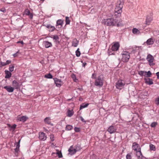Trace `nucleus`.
I'll return each instance as SVG.
<instances>
[{"label": "nucleus", "instance_id": "obj_1", "mask_svg": "<svg viewBox=\"0 0 159 159\" xmlns=\"http://www.w3.org/2000/svg\"><path fill=\"white\" fill-rule=\"evenodd\" d=\"M124 4L123 0H119L117 2L116 6L115 9V15L117 13L119 15H121V13L122 12V9L123 7Z\"/></svg>", "mask_w": 159, "mask_h": 159}, {"label": "nucleus", "instance_id": "obj_2", "mask_svg": "<svg viewBox=\"0 0 159 159\" xmlns=\"http://www.w3.org/2000/svg\"><path fill=\"white\" fill-rule=\"evenodd\" d=\"M121 54L122 56V61L124 62H127L130 57L129 53L126 51H124Z\"/></svg>", "mask_w": 159, "mask_h": 159}, {"label": "nucleus", "instance_id": "obj_3", "mask_svg": "<svg viewBox=\"0 0 159 159\" xmlns=\"http://www.w3.org/2000/svg\"><path fill=\"white\" fill-rule=\"evenodd\" d=\"M146 59L148 62L149 65L150 66H153L155 65L154 62V58L151 54H149L148 55Z\"/></svg>", "mask_w": 159, "mask_h": 159}, {"label": "nucleus", "instance_id": "obj_4", "mask_svg": "<svg viewBox=\"0 0 159 159\" xmlns=\"http://www.w3.org/2000/svg\"><path fill=\"white\" fill-rule=\"evenodd\" d=\"M125 83L124 81L122 80H120L118 81L116 83V88L119 89H121L124 86Z\"/></svg>", "mask_w": 159, "mask_h": 159}, {"label": "nucleus", "instance_id": "obj_5", "mask_svg": "<svg viewBox=\"0 0 159 159\" xmlns=\"http://www.w3.org/2000/svg\"><path fill=\"white\" fill-rule=\"evenodd\" d=\"M113 21L114 19L112 18L107 19L104 20V24L107 26H113V25H116L114 24Z\"/></svg>", "mask_w": 159, "mask_h": 159}, {"label": "nucleus", "instance_id": "obj_6", "mask_svg": "<svg viewBox=\"0 0 159 159\" xmlns=\"http://www.w3.org/2000/svg\"><path fill=\"white\" fill-rule=\"evenodd\" d=\"M122 20L121 19L119 18L114 19L113 23L116 25H113V26H117L119 27L122 25L121 23Z\"/></svg>", "mask_w": 159, "mask_h": 159}, {"label": "nucleus", "instance_id": "obj_7", "mask_svg": "<svg viewBox=\"0 0 159 159\" xmlns=\"http://www.w3.org/2000/svg\"><path fill=\"white\" fill-rule=\"evenodd\" d=\"M27 119L28 117L26 116H21L19 115L16 117V120L17 121H21L22 122L25 121Z\"/></svg>", "mask_w": 159, "mask_h": 159}, {"label": "nucleus", "instance_id": "obj_8", "mask_svg": "<svg viewBox=\"0 0 159 159\" xmlns=\"http://www.w3.org/2000/svg\"><path fill=\"white\" fill-rule=\"evenodd\" d=\"M113 44L111 48V50L113 51L118 50L120 47L119 43L118 42H116L113 43Z\"/></svg>", "mask_w": 159, "mask_h": 159}, {"label": "nucleus", "instance_id": "obj_9", "mask_svg": "<svg viewBox=\"0 0 159 159\" xmlns=\"http://www.w3.org/2000/svg\"><path fill=\"white\" fill-rule=\"evenodd\" d=\"M95 84L96 86H102L103 85L102 80L99 76L95 80Z\"/></svg>", "mask_w": 159, "mask_h": 159}, {"label": "nucleus", "instance_id": "obj_10", "mask_svg": "<svg viewBox=\"0 0 159 159\" xmlns=\"http://www.w3.org/2000/svg\"><path fill=\"white\" fill-rule=\"evenodd\" d=\"M39 138L41 140L44 141L46 140L47 136L45 133L41 132L39 133Z\"/></svg>", "mask_w": 159, "mask_h": 159}, {"label": "nucleus", "instance_id": "obj_11", "mask_svg": "<svg viewBox=\"0 0 159 159\" xmlns=\"http://www.w3.org/2000/svg\"><path fill=\"white\" fill-rule=\"evenodd\" d=\"M54 80L57 86L60 87L61 85L62 81L61 80L57 78H54Z\"/></svg>", "mask_w": 159, "mask_h": 159}, {"label": "nucleus", "instance_id": "obj_12", "mask_svg": "<svg viewBox=\"0 0 159 159\" xmlns=\"http://www.w3.org/2000/svg\"><path fill=\"white\" fill-rule=\"evenodd\" d=\"M132 147L133 149L135 151H138L139 150H140V149H141L139 145L135 142L133 143Z\"/></svg>", "mask_w": 159, "mask_h": 159}, {"label": "nucleus", "instance_id": "obj_13", "mask_svg": "<svg viewBox=\"0 0 159 159\" xmlns=\"http://www.w3.org/2000/svg\"><path fill=\"white\" fill-rule=\"evenodd\" d=\"M63 24V20L59 19L57 21L56 27L58 28H61Z\"/></svg>", "mask_w": 159, "mask_h": 159}, {"label": "nucleus", "instance_id": "obj_14", "mask_svg": "<svg viewBox=\"0 0 159 159\" xmlns=\"http://www.w3.org/2000/svg\"><path fill=\"white\" fill-rule=\"evenodd\" d=\"M152 20V16H147L145 21V24L149 25Z\"/></svg>", "mask_w": 159, "mask_h": 159}, {"label": "nucleus", "instance_id": "obj_15", "mask_svg": "<svg viewBox=\"0 0 159 159\" xmlns=\"http://www.w3.org/2000/svg\"><path fill=\"white\" fill-rule=\"evenodd\" d=\"M76 148H73L72 146H71L68 150L69 154L71 155L74 154L77 151Z\"/></svg>", "mask_w": 159, "mask_h": 159}, {"label": "nucleus", "instance_id": "obj_16", "mask_svg": "<svg viewBox=\"0 0 159 159\" xmlns=\"http://www.w3.org/2000/svg\"><path fill=\"white\" fill-rule=\"evenodd\" d=\"M116 128L113 126H110L107 129V131L110 134H112L116 132Z\"/></svg>", "mask_w": 159, "mask_h": 159}, {"label": "nucleus", "instance_id": "obj_17", "mask_svg": "<svg viewBox=\"0 0 159 159\" xmlns=\"http://www.w3.org/2000/svg\"><path fill=\"white\" fill-rule=\"evenodd\" d=\"M25 14L29 16L30 18L31 19H32L33 17V15L32 13L30 12V10L28 9H26L25 11Z\"/></svg>", "mask_w": 159, "mask_h": 159}, {"label": "nucleus", "instance_id": "obj_18", "mask_svg": "<svg viewBox=\"0 0 159 159\" xmlns=\"http://www.w3.org/2000/svg\"><path fill=\"white\" fill-rule=\"evenodd\" d=\"M3 88L7 90V91L9 93H11L13 92L14 88L10 86H4Z\"/></svg>", "mask_w": 159, "mask_h": 159}, {"label": "nucleus", "instance_id": "obj_19", "mask_svg": "<svg viewBox=\"0 0 159 159\" xmlns=\"http://www.w3.org/2000/svg\"><path fill=\"white\" fill-rule=\"evenodd\" d=\"M12 86L15 89H18L20 87V85L16 81L14 80L12 82Z\"/></svg>", "mask_w": 159, "mask_h": 159}, {"label": "nucleus", "instance_id": "obj_20", "mask_svg": "<svg viewBox=\"0 0 159 159\" xmlns=\"http://www.w3.org/2000/svg\"><path fill=\"white\" fill-rule=\"evenodd\" d=\"M45 26L47 28L49 31L52 32L55 30V27L54 26H52L51 25L48 24L45 25Z\"/></svg>", "mask_w": 159, "mask_h": 159}, {"label": "nucleus", "instance_id": "obj_21", "mask_svg": "<svg viewBox=\"0 0 159 159\" xmlns=\"http://www.w3.org/2000/svg\"><path fill=\"white\" fill-rule=\"evenodd\" d=\"M144 80L145 83L149 85H151L153 84L152 80L151 79L149 78H145Z\"/></svg>", "mask_w": 159, "mask_h": 159}, {"label": "nucleus", "instance_id": "obj_22", "mask_svg": "<svg viewBox=\"0 0 159 159\" xmlns=\"http://www.w3.org/2000/svg\"><path fill=\"white\" fill-rule=\"evenodd\" d=\"M136 152V155L138 159H141L142 158L143 156L141 152V149L140 150H138Z\"/></svg>", "mask_w": 159, "mask_h": 159}, {"label": "nucleus", "instance_id": "obj_23", "mask_svg": "<svg viewBox=\"0 0 159 159\" xmlns=\"http://www.w3.org/2000/svg\"><path fill=\"white\" fill-rule=\"evenodd\" d=\"M43 44L46 48H48L52 46L51 43L48 41H44L43 42Z\"/></svg>", "mask_w": 159, "mask_h": 159}, {"label": "nucleus", "instance_id": "obj_24", "mask_svg": "<svg viewBox=\"0 0 159 159\" xmlns=\"http://www.w3.org/2000/svg\"><path fill=\"white\" fill-rule=\"evenodd\" d=\"M6 76L5 78H9L10 77H11V73L8 70H5V71Z\"/></svg>", "mask_w": 159, "mask_h": 159}, {"label": "nucleus", "instance_id": "obj_25", "mask_svg": "<svg viewBox=\"0 0 159 159\" xmlns=\"http://www.w3.org/2000/svg\"><path fill=\"white\" fill-rule=\"evenodd\" d=\"M50 117H47L44 119V120L46 123L50 125H53V124L51 123L50 122Z\"/></svg>", "mask_w": 159, "mask_h": 159}, {"label": "nucleus", "instance_id": "obj_26", "mask_svg": "<svg viewBox=\"0 0 159 159\" xmlns=\"http://www.w3.org/2000/svg\"><path fill=\"white\" fill-rule=\"evenodd\" d=\"M132 32L134 34H139L140 33L139 30L136 28H134L132 29Z\"/></svg>", "mask_w": 159, "mask_h": 159}, {"label": "nucleus", "instance_id": "obj_27", "mask_svg": "<svg viewBox=\"0 0 159 159\" xmlns=\"http://www.w3.org/2000/svg\"><path fill=\"white\" fill-rule=\"evenodd\" d=\"M139 74L141 76H143L147 77V72L143 71H139Z\"/></svg>", "mask_w": 159, "mask_h": 159}, {"label": "nucleus", "instance_id": "obj_28", "mask_svg": "<svg viewBox=\"0 0 159 159\" xmlns=\"http://www.w3.org/2000/svg\"><path fill=\"white\" fill-rule=\"evenodd\" d=\"M54 154H56L57 155L59 158H61L62 157V156L61 152L59 151H57L56 152H52V155H53Z\"/></svg>", "mask_w": 159, "mask_h": 159}, {"label": "nucleus", "instance_id": "obj_29", "mask_svg": "<svg viewBox=\"0 0 159 159\" xmlns=\"http://www.w3.org/2000/svg\"><path fill=\"white\" fill-rule=\"evenodd\" d=\"M79 43V41L78 40H74L72 42V46L76 47L77 46Z\"/></svg>", "mask_w": 159, "mask_h": 159}, {"label": "nucleus", "instance_id": "obj_30", "mask_svg": "<svg viewBox=\"0 0 159 159\" xmlns=\"http://www.w3.org/2000/svg\"><path fill=\"white\" fill-rule=\"evenodd\" d=\"M89 105L88 103H83L81 105H80V110L86 107Z\"/></svg>", "mask_w": 159, "mask_h": 159}, {"label": "nucleus", "instance_id": "obj_31", "mask_svg": "<svg viewBox=\"0 0 159 159\" xmlns=\"http://www.w3.org/2000/svg\"><path fill=\"white\" fill-rule=\"evenodd\" d=\"M73 111L68 110L67 111V116L69 117L73 115Z\"/></svg>", "mask_w": 159, "mask_h": 159}, {"label": "nucleus", "instance_id": "obj_32", "mask_svg": "<svg viewBox=\"0 0 159 159\" xmlns=\"http://www.w3.org/2000/svg\"><path fill=\"white\" fill-rule=\"evenodd\" d=\"M73 128V127L72 125H68L66 126V129L67 130H70L72 129Z\"/></svg>", "mask_w": 159, "mask_h": 159}, {"label": "nucleus", "instance_id": "obj_33", "mask_svg": "<svg viewBox=\"0 0 159 159\" xmlns=\"http://www.w3.org/2000/svg\"><path fill=\"white\" fill-rule=\"evenodd\" d=\"M150 148L151 150L155 151L156 150V148L155 146L152 144H150L149 145Z\"/></svg>", "mask_w": 159, "mask_h": 159}, {"label": "nucleus", "instance_id": "obj_34", "mask_svg": "<svg viewBox=\"0 0 159 159\" xmlns=\"http://www.w3.org/2000/svg\"><path fill=\"white\" fill-rule=\"evenodd\" d=\"M50 37L54 40H57L59 39V37L57 35H52Z\"/></svg>", "mask_w": 159, "mask_h": 159}, {"label": "nucleus", "instance_id": "obj_35", "mask_svg": "<svg viewBox=\"0 0 159 159\" xmlns=\"http://www.w3.org/2000/svg\"><path fill=\"white\" fill-rule=\"evenodd\" d=\"M44 77L45 78L48 79H51L52 78V76L50 73L45 75Z\"/></svg>", "mask_w": 159, "mask_h": 159}, {"label": "nucleus", "instance_id": "obj_36", "mask_svg": "<svg viewBox=\"0 0 159 159\" xmlns=\"http://www.w3.org/2000/svg\"><path fill=\"white\" fill-rule=\"evenodd\" d=\"M14 65H11L10 66L9 70L10 71L12 72L14 70Z\"/></svg>", "mask_w": 159, "mask_h": 159}, {"label": "nucleus", "instance_id": "obj_37", "mask_svg": "<svg viewBox=\"0 0 159 159\" xmlns=\"http://www.w3.org/2000/svg\"><path fill=\"white\" fill-rule=\"evenodd\" d=\"M153 40H147L146 43L148 45L152 44L153 43Z\"/></svg>", "mask_w": 159, "mask_h": 159}, {"label": "nucleus", "instance_id": "obj_38", "mask_svg": "<svg viewBox=\"0 0 159 159\" xmlns=\"http://www.w3.org/2000/svg\"><path fill=\"white\" fill-rule=\"evenodd\" d=\"M157 125V122H154L152 123L151 125V126L152 127L154 128Z\"/></svg>", "mask_w": 159, "mask_h": 159}, {"label": "nucleus", "instance_id": "obj_39", "mask_svg": "<svg viewBox=\"0 0 159 159\" xmlns=\"http://www.w3.org/2000/svg\"><path fill=\"white\" fill-rule=\"evenodd\" d=\"M76 56L79 57L80 56V52L79 51V49L78 48L75 52Z\"/></svg>", "mask_w": 159, "mask_h": 159}, {"label": "nucleus", "instance_id": "obj_40", "mask_svg": "<svg viewBox=\"0 0 159 159\" xmlns=\"http://www.w3.org/2000/svg\"><path fill=\"white\" fill-rule=\"evenodd\" d=\"M66 25L69 24L70 23V21L69 19V18L68 17H66Z\"/></svg>", "mask_w": 159, "mask_h": 159}, {"label": "nucleus", "instance_id": "obj_41", "mask_svg": "<svg viewBox=\"0 0 159 159\" xmlns=\"http://www.w3.org/2000/svg\"><path fill=\"white\" fill-rule=\"evenodd\" d=\"M20 139L18 142L17 143H16V148H19L20 147Z\"/></svg>", "mask_w": 159, "mask_h": 159}, {"label": "nucleus", "instance_id": "obj_42", "mask_svg": "<svg viewBox=\"0 0 159 159\" xmlns=\"http://www.w3.org/2000/svg\"><path fill=\"white\" fill-rule=\"evenodd\" d=\"M71 76L72 78L73 79V80L75 81L76 82L77 80V79H76V78L75 75V74H73L71 75Z\"/></svg>", "mask_w": 159, "mask_h": 159}, {"label": "nucleus", "instance_id": "obj_43", "mask_svg": "<svg viewBox=\"0 0 159 159\" xmlns=\"http://www.w3.org/2000/svg\"><path fill=\"white\" fill-rule=\"evenodd\" d=\"M139 48H136V49H133L132 51V53H135L137 52H139Z\"/></svg>", "mask_w": 159, "mask_h": 159}, {"label": "nucleus", "instance_id": "obj_44", "mask_svg": "<svg viewBox=\"0 0 159 159\" xmlns=\"http://www.w3.org/2000/svg\"><path fill=\"white\" fill-rule=\"evenodd\" d=\"M9 126L11 127V128L13 130H14L16 126V124H14L11 126L10 125H9Z\"/></svg>", "mask_w": 159, "mask_h": 159}, {"label": "nucleus", "instance_id": "obj_45", "mask_svg": "<svg viewBox=\"0 0 159 159\" xmlns=\"http://www.w3.org/2000/svg\"><path fill=\"white\" fill-rule=\"evenodd\" d=\"M155 103L157 105H159V98H157L155 100Z\"/></svg>", "mask_w": 159, "mask_h": 159}, {"label": "nucleus", "instance_id": "obj_46", "mask_svg": "<svg viewBox=\"0 0 159 159\" xmlns=\"http://www.w3.org/2000/svg\"><path fill=\"white\" fill-rule=\"evenodd\" d=\"M151 75V73L150 71L147 72V77H150Z\"/></svg>", "mask_w": 159, "mask_h": 159}, {"label": "nucleus", "instance_id": "obj_47", "mask_svg": "<svg viewBox=\"0 0 159 159\" xmlns=\"http://www.w3.org/2000/svg\"><path fill=\"white\" fill-rule=\"evenodd\" d=\"M74 130L75 132H78L80 131V129L79 128L75 127L74 128Z\"/></svg>", "mask_w": 159, "mask_h": 159}, {"label": "nucleus", "instance_id": "obj_48", "mask_svg": "<svg viewBox=\"0 0 159 159\" xmlns=\"http://www.w3.org/2000/svg\"><path fill=\"white\" fill-rule=\"evenodd\" d=\"M50 138L52 141H53L54 140V137L53 135L51 134L50 136Z\"/></svg>", "mask_w": 159, "mask_h": 159}, {"label": "nucleus", "instance_id": "obj_49", "mask_svg": "<svg viewBox=\"0 0 159 159\" xmlns=\"http://www.w3.org/2000/svg\"><path fill=\"white\" fill-rule=\"evenodd\" d=\"M126 158L127 159H131V155L129 154H127L126 156Z\"/></svg>", "mask_w": 159, "mask_h": 159}, {"label": "nucleus", "instance_id": "obj_50", "mask_svg": "<svg viewBox=\"0 0 159 159\" xmlns=\"http://www.w3.org/2000/svg\"><path fill=\"white\" fill-rule=\"evenodd\" d=\"M0 11L3 12H5L6 11V9L4 8H2L0 9Z\"/></svg>", "mask_w": 159, "mask_h": 159}, {"label": "nucleus", "instance_id": "obj_51", "mask_svg": "<svg viewBox=\"0 0 159 159\" xmlns=\"http://www.w3.org/2000/svg\"><path fill=\"white\" fill-rule=\"evenodd\" d=\"M80 118L81 120L84 122H86V121L84 120V118L80 116Z\"/></svg>", "mask_w": 159, "mask_h": 159}, {"label": "nucleus", "instance_id": "obj_52", "mask_svg": "<svg viewBox=\"0 0 159 159\" xmlns=\"http://www.w3.org/2000/svg\"><path fill=\"white\" fill-rule=\"evenodd\" d=\"M6 62V65H8L10 63H11V60H7Z\"/></svg>", "mask_w": 159, "mask_h": 159}, {"label": "nucleus", "instance_id": "obj_53", "mask_svg": "<svg viewBox=\"0 0 159 159\" xmlns=\"http://www.w3.org/2000/svg\"><path fill=\"white\" fill-rule=\"evenodd\" d=\"M1 65L2 66H2H4L6 65V62H1Z\"/></svg>", "mask_w": 159, "mask_h": 159}, {"label": "nucleus", "instance_id": "obj_54", "mask_svg": "<svg viewBox=\"0 0 159 159\" xmlns=\"http://www.w3.org/2000/svg\"><path fill=\"white\" fill-rule=\"evenodd\" d=\"M15 152L16 153H17L19 151V148H16L15 149Z\"/></svg>", "mask_w": 159, "mask_h": 159}, {"label": "nucleus", "instance_id": "obj_55", "mask_svg": "<svg viewBox=\"0 0 159 159\" xmlns=\"http://www.w3.org/2000/svg\"><path fill=\"white\" fill-rule=\"evenodd\" d=\"M96 76V75L95 73H93L92 75V78L93 79H95Z\"/></svg>", "mask_w": 159, "mask_h": 159}, {"label": "nucleus", "instance_id": "obj_56", "mask_svg": "<svg viewBox=\"0 0 159 159\" xmlns=\"http://www.w3.org/2000/svg\"><path fill=\"white\" fill-rule=\"evenodd\" d=\"M156 75L157 76V78L159 79V72H157L156 73Z\"/></svg>", "mask_w": 159, "mask_h": 159}, {"label": "nucleus", "instance_id": "obj_57", "mask_svg": "<svg viewBox=\"0 0 159 159\" xmlns=\"http://www.w3.org/2000/svg\"><path fill=\"white\" fill-rule=\"evenodd\" d=\"M17 43H20L22 45H23L24 43L22 41H19L17 42Z\"/></svg>", "mask_w": 159, "mask_h": 159}, {"label": "nucleus", "instance_id": "obj_58", "mask_svg": "<svg viewBox=\"0 0 159 159\" xmlns=\"http://www.w3.org/2000/svg\"><path fill=\"white\" fill-rule=\"evenodd\" d=\"M86 64H87L86 63H83L82 64V66L83 67H85Z\"/></svg>", "mask_w": 159, "mask_h": 159}, {"label": "nucleus", "instance_id": "obj_59", "mask_svg": "<svg viewBox=\"0 0 159 159\" xmlns=\"http://www.w3.org/2000/svg\"><path fill=\"white\" fill-rule=\"evenodd\" d=\"M13 56L14 57H16L17 56V53H15V54H14L13 55Z\"/></svg>", "mask_w": 159, "mask_h": 159}, {"label": "nucleus", "instance_id": "obj_60", "mask_svg": "<svg viewBox=\"0 0 159 159\" xmlns=\"http://www.w3.org/2000/svg\"><path fill=\"white\" fill-rule=\"evenodd\" d=\"M1 62H0V67H2V66L1 65Z\"/></svg>", "mask_w": 159, "mask_h": 159}, {"label": "nucleus", "instance_id": "obj_61", "mask_svg": "<svg viewBox=\"0 0 159 159\" xmlns=\"http://www.w3.org/2000/svg\"><path fill=\"white\" fill-rule=\"evenodd\" d=\"M148 40H152V38H150V39H148Z\"/></svg>", "mask_w": 159, "mask_h": 159}]
</instances>
